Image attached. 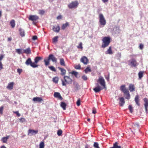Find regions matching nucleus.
I'll list each match as a JSON object with an SVG mask.
<instances>
[{"label":"nucleus","mask_w":148,"mask_h":148,"mask_svg":"<svg viewBox=\"0 0 148 148\" xmlns=\"http://www.w3.org/2000/svg\"><path fill=\"white\" fill-rule=\"evenodd\" d=\"M139 77L140 79H141L143 77V72L142 71H140L138 74Z\"/></svg>","instance_id":"38"},{"label":"nucleus","mask_w":148,"mask_h":148,"mask_svg":"<svg viewBox=\"0 0 148 148\" xmlns=\"http://www.w3.org/2000/svg\"><path fill=\"white\" fill-rule=\"evenodd\" d=\"M39 17L38 16L36 15H30L29 16V20L34 22L36 21V20L38 19Z\"/></svg>","instance_id":"8"},{"label":"nucleus","mask_w":148,"mask_h":148,"mask_svg":"<svg viewBox=\"0 0 148 148\" xmlns=\"http://www.w3.org/2000/svg\"><path fill=\"white\" fill-rule=\"evenodd\" d=\"M94 147L95 148H100L98 146V143L95 142L94 143Z\"/></svg>","instance_id":"49"},{"label":"nucleus","mask_w":148,"mask_h":148,"mask_svg":"<svg viewBox=\"0 0 148 148\" xmlns=\"http://www.w3.org/2000/svg\"><path fill=\"white\" fill-rule=\"evenodd\" d=\"M80 101L79 99L77 100V104L78 106H80Z\"/></svg>","instance_id":"58"},{"label":"nucleus","mask_w":148,"mask_h":148,"mask_svg":"<svg viewBox=\"0 0 148 148\" xmlns=\"http://www.w3.org/2000/svg\"><path fill=\"white\" fill-rule=\"evenodd\" d=\"M68 25V23H67L63 24L62 27V29L63 30Z\"/></svg>","instance_id":"40"},{"label":"nucleus","mask_w":148,"mask_h":148,"mask_svg":"<svg viewBox=\"0 0 148 148\" xmlns=\"http://www.w3.org/2000/svg\"><path fill=\"white\" fill-rule=\"evenodd\" d=\"M54 97L58 98L61 100H62L63 99L62 97L60 95V93L58 92H55L54 94Z\"/></svg>","instance_id":"12"},{"label":"nucleus","mask_w":148,"mask_h":148,"mask_svg":"<svg viewBox=\"0 0 148 148\" xmlns=\"http://www.w3.org/2000/svg\"><path fill=\"white\" fill-rule=\"evenodd\" d=\"M96 85L97 86L93 89V90L96 93L99 92L101 90L103 89V88L101 87L99 85L98 83L96 84Z\"/></svg>","instance_id":"7"},{"label":"nucleus","mask_w":148,"mask_h":148,"mask_svg":"<svg viewBox=\"0 0 148 148\" xmlns=\"http://www.w3.org/2000/svg\"><path fill=\"white\" fill-rule=\"evenodd\" d=\"M62 18V16L61 15H59L57 17V19H60Z\"/></svg>","instance_id":"64"},{"label":"nucleus","mask_w":148,"mask_h":148,"mask_svg":"<svg viewBox=\"0 0 148 148\" xmlns=\"http://www.w3.org/2000/svg\"><path fill=\"white\" fill-rule=\"evenodd\" d=\"M19 31L20 32V35L21 36L23 37L25 36V32L24 30L20 28L19 29Z\"/></svg>","instance_id":"29"},{"label":"nucleus","mask_w":148,"mask_h":148,"mask_svg":"<svg viewBox=\"0 0 148 148\" xmlns=\"http://www.w3.org/2000/svg\"><path fill=\"white\" fill-rule=\"evenodd\" d=\"M131 66L133 67H135L138 64L137 63L136 60L134 59H132L130 61Z\"/></svg>","instance_id":"13"},{"label":"nucleus","mask_w":148,"mask_h":148,"mask_svg":"<svg viewBox=\"0 0 148 148\" xmlns=\"http://www.w3.org/2000/svg\"><path fill=\"white\" fill-rule=\"evenodd\" d=\"M32 62V61L31 59L29 58L25 62V64L26 65H27V66H28L29 65H30Z\"/></svg>","instance_id":"27"},{"label":"nucleus","mask_w":148,"mask_h":148,"mask_svg":"<svg viewBox=\"0 0 148 148\" xmlns=\"http://www.w3.org/2000/svg\"><path fill=\"white\" fill-rule=\"evenodd\" d=\"M113 147L114 148H121L120 146L118 145V143L117 142H115L113 144Z\"/></svg>","instance_id":"33"},{"label":"nucleus","mask_w":148,"mask_h":148,"mask_svg":"<svg viewBox=\"0 0 148 148\" xmlns=\"http://www.w3.org/2000/svg\"><path fill=\"white\" fill-rule=\"evenodd\" d=\"M53 81L55 83H57L58 82V78L57 77H55L53 78Z\"/></svg>","instance_id":"41"},{"label":"nucleus","mask_w":148,"mask_h":148,"mask_svg":"<svg viewBox=\"0 0 148 148\" xmlns=\"http://www.w3.org/2000/svg\"><path fill=\"white\" fill-rule=\"evenodd\" d=\"M14 83L13 82H12L9 83L7 86V88L10 90H11L13 88V85Z\"/></svg>","instance_id":"22"},{"label":"nucleus","mask_w":148,"mask_h":148,"mask_svg":"<svg viewBox=\"0 0 148 148\" xmlns=\"http://www.w3.org/2000/svg\"><path fill=\"white\" fill-rule=\"evenodd\" d=\"M44 142H41L39 144V148H44Z\"/></svg>","instance_id":"39"},{"label":"nucleus","mask_w":148,"mask_h":148,"mask_svg":"<svg viewBox=\"0 0 148 148\" xmlns=\"http://www.w3.org/2000/svg\"><path fill=\"white\" fill-rule=\"evenodd\" d=\"M129 88L130 92H132L134 90V86L132 84H130L129 86Z\"/></svg>","instance_id":"28"},{"label":"nucleus","mask_w":148,"mask_h":148,"mask_svg":"<svg viewBox=\"0 0 148 148\" xmlns=\"http://www.w3.org/2000/svg\"><path fill=\"white\" fill-rule=\"evenodd\" d=\"M80 61L84 64H87L88 62V60L86 57L83 56L81 59Z\"/></svg>","instance_id":"11"},{"label":"nucleus","mask_w":148,"mask_h":148,"mask_svg":"<svg viewBox=\"0 0 148 148\" xmlns=\"http://www.w3.org/2000/svg\"><path fill=\"white\" fill-rule=\"evenodd\" d=\"M42 59V57H37L35 58L34 59L35 63L36 64H37Z\"/></svg>","instance_id":"25"},{"label":"nucleus","mask_w":148,"mask_h":148,"mask_svg":"<svg viewBox=\"0 0 148 148\" xmlns=\"http://www.w3.org/2000/svg\"><path fill=\"white\" fill-rule=\"evenodd\" d=\"M59 70L61 71V75H63L65 74L66 73V70L65 69L61 68H59Z\"/></svg>","instance_id":"30"},{"label":"nucleus","mask_w":148,"mask_h":148,"mask_svg":"<svg viewBox=\"0 0 148 148\" xmlns=\"http://www.w3.org/2000/svg\"><path fill=\"white\" fill-rule=\"evenodd\" d=\"M125 87V85H123L121 86L120 88V90L123 93L128 90V89H127Z\"/></svg>","instance_id":"15"},{"label":"nucleus","mask_w":148,"mask_h":148,"mask_svg":"<svg viewBox=\"0 0 148 148\" xmlns=\"http://www.w3.org/2000/svg\"><path fill=\"white\" fill-rule=\"evenodd\" d=\"M117 56L118 58H120L121 57V53H118L117 54Z\"/></svg>","instance_id":"59"},{"label":"nucleus","mask_w":148,"mask_h":148,"mask_svg":"<svg viewBox=\"0 0 148 148\" xmlns=\"http://www.w3.org/2000/svg\"><path fill=\"white\" fill-rule=\"evenodd\" d=\"M3 108L4 107L3 106L0 107V114H3Z\"/></svg>","instance_id":"50"},{"label":"nucleus","mask_w":148,"mask_h":148,"mask_svg":"<svg viewBox=\"0 0 148 148\" xmlns=\"http://www.w3.org/2000/svg\"><path fill=\"white\" fill-rule=\"evenodd\" d=\"M78 3L77 1H75L72 2L68 5L69 8H70L72 9L77 7Z\"/></svg>","instance_id":"6"},{"label":"nucleus","mask_w":148,"mask_h":148,"mask_svg":"<svg viewBox=\"0 0 148 148\" xmlns=\"http://www.w3.org/2000/svg\"><path fill=\"white\" fill-rule=\"evenodd\" d=\"M49 68L51 71H56V69L53 66H49Z\"/></svg>","instance_id":"44"},{"label":"nucleus","mask_w":148,"mask_h":148,"mask_svg":"<svg viewBox=\"0 0 148 148\" xmlns=\"http://www.w3.org/2000/svg\"><path fill=\"white\" fill-rule=\"evenodd\" d=\"M145 102L144 105L145 107L146 112L147 113V108L148 107V99L146 98H145L144 99Z\"/></svg>","instance_id":"10"},{"label":"nucleus","mask_w":148,"mask_h":148,"mask_svg":"<svg viewBox=\"0 0 148 148\" xmlns=\"http://www.w3.org/2000/svg\"><path fill=\"white\" fill-rule=\"evenodd\" d=\"M38 130H28V135L29 136H32L35 135L36 134L38 133Z\"/></svg>","instance_id":"9"},{"label":"nucleus","mask_w":148,"mask_h":148,"mask_svg":"<svg viewBox=\"0 0 148 148\" xmlns=\"http://www.w3.org/2000/svg\"><path fill=\"white\" fill-rule=\"evenodd\" d=\"M82 77L83 79L85 81L87 79V76L85 75H83L82 76Z\"/></svg>","instance_id":"54"},{"label":"nucleus","mask_w":148,"mask_h":148,"mask_svg":"<svg viewBox=\"0 0 148 148\" xmlns=\"http://www.w3.org/2000/svg\"><path fill=\"white\" fill-rule=\"evenodd\" d=\"M4 55H1L0 56V62H1V61L2 60L3 58H4Z\"/></svg>","instance_id":"57"},{"label":"nucleus","mask_w":148,"mask_h":148,"mask_svg":"<svg viewBox=\"0 0 148 148\" xmlns=\"http://www.w3.org/2000/svg\"><path fill=\"white\" fill-rule=\"evenodd\" d=\"M62 133V131L61 130H58L57 132V134L58 136H61Z\"/></svg>","instance_id":"46"},{"label":"nucleus","mask_w":148,"mask_h":148,"mask_svg":"<svg viewBox=\"0 0 148 148\" xmlns=\"http://www.w3.org/2000/svg\"><path fill=\"white\" fill-rule=\"evenodd\" d=\"M16 52L19 54H21V49H16Z\"/></svg>","instance_id":"51"},{"label":"nucleus","mask_w":148,"mask_h":148,"mask_svg":"<svg viewBox=\"0 0 148 148\" xmlns=\"http://www.w3.org/2000/svg\"><path fill=\"white\" fill-rule=\"evenodd\" d=\"M110 38L109 37H104L102 40L103 43L101 45L102 48H105L108 46L110 43Z\"/></svg>","instance_id":"3"},{"label":"nucleus","mask_w":148,"mask_h":148,"mask_svg":"<svg viewBox=\"0 0 148 148\" xmlns=\"http://www.w3.org/2000/svg\"><path fill=\"white\" fill-rule=\"evenodd\" d=\"M124 94L125 96V99H129L130 98V95L128 90L124 93Z\"/></svg>","instance_id":"19"},{"label":"nucleus","mask_w":148,"mask_h":148,"mask_svg":"<svg viewBox=\"0 0 148 148\" xmlns=\"http://www.w3.org/2000/svg\"><path fill=\"white\" fill-rule=\"evenodd\" d=\"M134 100L136 104L138 106H140V103H139V101H140L139 97L138 95L136 96L134 99Z\"/></svg>","instance_id":"17"},{"label":"nucleus","mask_w":148,"mask_h":148,"mask_svg":"<svg viewBox=\"0 0 148 148\" xmlns=\"http://www.w3.org/2000/svg\"><path fill=\"white\" fill-rule=\"evenodd\" d=\"M85 72L87 73L89 72H91V69L89 67H87L84 70Z\"/></svg>","instance_id":"45"},{"label":"nucleus","mask_w":148,"mask_h":148,"mask_svg":"<svg viewBox=\"0 0 148 148\" xmlns=\"http://www.w3.org/2000/svg\"><path fill=\"white\" fill-rule=\"evenodd\" d=\"M73 85L76 88V89L78 90L80 88V86L76 82H73Z\"/></svg>","instance_id":"31"},{"label":"nucleus","mask_w":148,"mask_h":148,"mask_svg":"<svg viewBox=\"0 0 148 148\" xmlns=\"http://www.w3.org/2000/svg\"><path fill=\"white\" fill-rule=\"evenodd\" d=\"M62 85L66 86V84H71L72 82V80L69 77L65 76L64 77V79H62Z\"/></svg>","instance_id":"2"},{"label":"nucleus","mask_w":148,"mask_h":148,"mask_svg":"<svg viewBox=\"0 0 148 148\" xmlns=\"http://www.w3.org/2000/svg\"><path fill=\"white\" fill-rule=\"evenodd\" d=\"M20 122L21 123H23L26 122V120L25 118H22L19 119Z\"/></svg>","instance_id":"43"},{"label":"nucleus","mask_w":148,"mask_h":148,"mask_svg":"<svg viewBox=\"0 0 148 148\" xmlns=\"http://www.w3.org/2000/svg\"><path fill=\"white\" fill-rule=\"evenodd\" d=\"M129 108L130 110V112L132 113L133 112V109L131 105H129Z\"/></svg>","instance_id":"53"},{"label":"nucleus","mask_w":148,"mask_h":148,"mask_svg":"<svg viewBox=\"0 0 148 148\" xmlns=\"http://www.w3.org/2000/svg\"><path fill=\"white\" fill-rule=\"evenodd\" d=\"M119 104L121 106H123L125 103L124 99L123 97H121L119 98Z\"/></svg>","instance_id":"16"},{"label":"nucleus","mask_w":148,"mask_h":148,"mask_svg":"<svg viewBox=\"0 0 148 148\" xmlns=\"http://www.w3.org/2000/svg\"><path fill=\"white\" fill-rule=\"evenodd\" d=\"M132 127L135 130H139V125L138 123H134L132 125Z\"/></svg>","instance_id":"20"},{"label":"nucleus","mask_w":148,"mask_h":148,"mask_svg":"<svg viewBox=\"0 0 148 148\" xmlns=\"http://www.w3.org/2000/svg\"><path fill=\"white\" fill-rule=\"evenodd\" d=\"M139 48L140 49H142L143 48V45L140 44L139 45Z\"/></svg>","instance_id":"63"},{"label":"nucleus","mask_w":148,"mask_h":148,"mask_svg":"<svg viewBox=\"0 0 148 148\" xmlns=\"http://www.w3.org/2000/svg\"><path fill=\"white\" fill-rule=\"evenodd\" d=\"M99 22L100 25L104 27L106 24V21L103 14H100L99 15Z\"/></svg>","instance_id":"4"},{"label":"nucleus","mask_w":148,"mask_h":148,"mask_svg":"<svg viewBox=\"0 0 148 148\" xmlns=\"http://www.w3.org/2000/svg\"><path fill=\"white\" fill-rule=\"evenodd\" d=\"M51 60L53 62L55 63L57 62V59L53 54L49 55L47 58H46L44 60V62L45 65L47 66L49 64V61Z\"/></svg>","instance_id":"1"},{"label":"nucleus","mask_w":148,"mask_h":148,"mask_svg":"<svg viewBox=\"0 0 148 148\" xmlns=\"http://www.w3.org/2000/svg\"><path fill=\"white\" fill-rule=\"evenodd\" d=\"M109 74H108L107 77L105 76V78L108 81H109Z\"/></svg>","instance_id":"61"},{"label":"nucleus","mask_w":148,"mask_h":148,"mask_svg":"<svg viewBox=\"0 0 148 148\" xmlns=\"http://www.w3.org/2000/svg\"><path fill=\"white\" fill-rule=\"evenodd\" d=\"M9 137V136H7L6 137H3L2 138L1 140L3 143H6Z\"/></svg>","instance_id":"24"},{"label":"nucleus","mask_w":148,"mask_h":148,"mask_svg":"<svg viewBox=\"0 0 148 148\" xmlns=\"http://www.w3.org/2000/svg\"><path fill=\"white\" fill-rule=\"evenodd\" d=\"M12 28H14L15 26V21L14 20H12L10 22Z\"/></svg>","instance_id":"35"},{"label":"nucleus","mask_w":148,"mask_h":148,"mask_svg":"<svg viewBox=\"0 0 148 148\" xmlns=\"http://www.w3.org/2000/svg\"><path fill=\"white\" fill-rule=\"evenodd\" d=\"M66 104L65 103L63 102H61L60 106L63 110H65L66 109Z\"/></svg>","instance_id":"26"},{"label":"nucleus","mask_w":148,"mask_h":148,"mask_svg":"<svg viewBox=\"0 0 148 148\" xmlns=\"http://www.w3.org/2000/svg\"><path fill=\"white\" fill-rule=\"evenodd\" d=\"M30 66L33 68H36L38 66V65L36 64V63L34 62H32Z\"/></svg>","instance_id":"37"},{"label":"nucleus","mask_w":148,"mask_h":148,"mask_svg":"<svg viewBox=\"0 0 148 148\" xmlns=\"http://www.w3.org/2000/svg\"><path fill=\"white\" fill-rule=\"evenodd\" d=\"M53 30L56 32H58L60 30V26L58 25L56 26H53Z\"/></svg>","instance_id":"18"},{"label":"nucleus","mask_w":148,"mask_h":148,"mask_svg":"<svg viewBox=\"0 0 148 148\" xmlns=\"http://www.w3.org/2000/svg\"><path fill=\"white\" fill-rule=\"evenodd\" d=\"M58 36H55V37H54L53 39V40H52L53 43L55 44L58 41Z\"/></svg>","instance_id":"34"},{"label":"nucleus","mask_w":148,"mask_h":148,"mask_svg":"<svg viewBox=\"0 0 148 148\" xmlns=\"http://www.w3.org/2000/svg\"><path fill=\"white\" fill-rule=\"evenodd\" d=\"M38 13L39 14L42 15L45 13V11L44 10H39Z\"/></svg>","instance_id":"42"},{"label":"nucleus","mask_w":148,"mask_h":148,"mask_svg":"<svg viewBox=\"0 0 148 148\" xmlns=\"http://www.w3.org/2000/svg\"><path fill=\"white\" fill-rule=\"evenodd\" d=\"M77 48H81V49H82V42H80L79 44V46H77Z\"/></svg>","instance_id":"55"},{"label":"nucleus","mask_w":148,"mask_h":148,"mask_svg":"<svg viewBox=\"0 0 148 148\" xmlns=\"http://www.w3.org/2000/svg\"><path fill=\"white\" fill-rule=\"evenodd\" d=\"M37 38V37L36 36H33L32 37V39L33 40H36Z\"/></svg>","instance_id":"62"},{"label":"nucleus","mask_w":148,"mask_h":148,"mask_svg":"<svg viewBox=\"0 0 148 148\" xmlns=\"http://www.w3.org/2000/svg\"><path fill=\"white\" fill-rule=\"evenodd\" d=\"M106 54L111 55L113 54V53L111 49V46L109 47L108 49L106 52Z\"/></svg>","instance_id":"23"},{"label":"nucleus","mask_w":148,"mask_h":148,"mask_svg":"<svg viewBox=\"0 0 148 148\" xmlns=\"http://www.w3.org/2000/svg\"><path fill=\"white\" fill-rule=\"evenodd\" d=\"M113 30V32L116 34H118L119 33L120 29L118 27H114Z\"/></svg>","instance_id":"21"},{"label":"nucleus","mask_w":148,"mask_h":148,"mask_svg":"<svg viewBox=\"0 0 148 148\" xmlns=\"http://www.w3.org/2000/svg\"><path fill=\"white\" fill-rule=\"evenodd\" d=\"M3 65L1 62H0V71L3 69Z\"/></svg>","instance_id":"56"},{"label":"nucleus","mask_w":148,"mask_h":148,"mask_svg":"<svg viewBox=\"0 0 148 148\" xmlns=\"http://www.w3.org/2000/svg\"><path fill=\"white\" fill-rule=\"evenodd\" d=\"M22 71V69H17V72L19 73V75L21 74V73Z\"/></svg>","instance_id":"60"},{"label":"nucleus","mask_w":148,"mask_h":148,"mask_svg":"<svg viewBox=\"0 0 148 148\" xmlns=\"http://www.w3.org/2000/svg\"><path fill=\"white\" fill-rule=\"evenodd\" d=\"M25 53L27 54H29L31 53V51L30 48L29 47L27 49H25Z\"/></svg>","instance_id":"32"},{"label":"nucleus","mask_w":148,"mask_h":148,"mask_svg":"<svg viewBox=\"0 0 148 148\" xmlns=\"http://www.w3.org/2000/svg\"><path fill=\"white\" fill-rule=\"evenodd\" d=\"M97 82L99 83L100 85L103 87V88H106L105 82L103 77L100 76L98 79L97 80Z\"/></svg>","instance_id":"5"},{"label":"nucleus","mask_w":148,"mask_h":148,"mask_svg":"<svg viewBox=\"0 0 148 148\" xmlns=\"http://www.w3.org/2000/svg\"><path fill=\"white\" fill-rule=\"evenodd\" d=\"M60 64L62 66H65V62L63 58L60 59Z\"/></svg>","instance_id":"36"},{"label":"nucleus","mask_w":148,"mask_h":148,"mask_svg":"<svg viewBox=\"0 0 148 148\" xmlns=\"http://www.w3.org/2000/svg\"><path fill=\"white\" fill-rule=\"evenodd\" d=\"M42 100V99L41 97H35L33 99V101L34 102H41Z\"/></svg>","instance_id":"14"},{"label":"nucleus","mask_w":148,"mask_h":148,"mask_svg":"<svg viewBox=\"0 0 148 148\" xmlns=\"http://www.w3.org/2000/svg\"><path fill=\"white\" fill-rule=\"evenodd\" d=\"M71 73L72 74L74 75L76 77H77V75L78 74L77 72L73 71Z\"/></svg>","instance_id":"48"},{"label":"nucleus","mask_w":148,"mask_h":148,"mask_svg":"<svg viewBox=\"0 0 148 148\" xmlns=\"http://www.w3.org/2000/svg\"><path fill=\"white\" fill-rule=\"evenodd\" d=\"M13 112L14 113L16 114L17 116L18 117H19L21 116V114L20 113H19L18 111H13Z\"/></svg>","instance_id":"52"},{"label":"nucleus","mask_w":148,"mask_h":148,"mask_svg":"<svg viewBox=\"0 0 148 148\" xmlns=\"http://www.w3.org/2000/svg\"><path fill=\"white\" fill-rule=\"evenodd\" d=\"M75 68L76 69H81L80 65L79 64L77 65H76L75 66Z\"/></svg>","instance_id":"47"}]
</instances>
